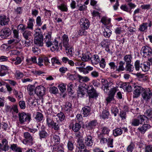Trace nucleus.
Returning <instances> with one entry per match:
<instances>
[{
    "mask_svg": "<svg viewBox=\"0 0 152 152\" xmlns=\"http://www.w3.org/2000/svg\"><path fill=\"white\" fill-rule=\"evenodd\" d=\"M147 118L144 115L139 116L137 118H134L131 122V126H137L140 124H142L143 123Z\"/></svg>",
    "mask_w": 152,
    "mask_h": 152,
    "instance_id": "obj_1",
    "label": "nucleus"
},
{
    "mask_svg": "<svg viewBox=\"0 0 152 152\" xmlns=\"http://www.w3.org/2000/svg\"><path fill=\"white\" fill-rule=\"evenodd\" d=\"M19 120L20 123L23 124L25 122L29 123L31 119V116L28 114H26L24 112L19 113L18 114Z\"/></svg>",
    "mask_w": 152,
    "mask_h": 152,
    "instance_id": "obj_2",
    "label": "nucleus"
},
{
    "mask_svg": "<svg viewBox=\"0 0 152 152\" xmlns=\"http://www.w3.org/2000/svg\"><path fill=\"white\" fill-rule=\"evenodd\" d=\"M24 139L23 141V142L25 144L32 145L34 143V138L28 132H25L23 134Z\"/></svg>",
    "mask_w": 152,
    "mask_h": 152,
    "instance_id": "obj_3",
    "label": "nucleus"
},
{
    "mask_svg": "<svg viewBox=\"0 0 152 152\" xmlns=\"http://www.w3.org/2000/svg\"><path fill=\"white\" fill-rule=\"evenodd\" d=\"M77 142L75 148L76 152H90V151L87 149L86 147L83 140H79Z\"/></svg>",
    "mask_w": 152,
    "mask_h": 152,
    "instance_id": "obj_4",
    "label": "nucleus"
},
{
    "mask_svg": "<svg viewBox=\"0 0 152 152\" xmlns=\"http://www.w3.org/2000/svg\"><path fill=\"white\" fill-rule=\"evenodd\" d=\"M87 92L90 98H94L97 97L99 94L97 93L92 85H88L87 86Z\"/></svg>",
    "mask_w": 152,
    "mask_h": 152,
    "instance_id": "obj_5",
    "label": "nucleus"
},
{
    "mask_svg": "<svg viewBox=\"0 0 152 152\" xmlns=\"http://www.w3.org/2000/svg\"><path fill=\"white\" fill-rule=\"evenodd\" d=\"M141 51L143 56H152V49L150 47L144 46L142 48Z\"/></svg>",
    "mask_w": 152,
    "mask_h": 152,
    "instance_id": "obj_6",
    "label": "nucleus"
},
{
    "mask_svg": "<svg viewBox=\"0 0 152 152\" xmlns=\"http://www.w3.org/2000/svg\"><path fill=\"white\" fill-rule=\"evenodd\" d=\"M46 88L44 86H40L37 87L35 89L34 92L39 97H42L45 94Z\"/></svg>",
    "mask_w": 152,
    "mask_h": 152,
    "instance_id": "obj_7",
    "label": "nucleus"
},
{
    "mask_svg": "<svg viewBox=\"0 0 152 152\" xmlns=\"http://www.w3.org/2000/svg\"><path fill=\"white\" fill-rule=\"evenodd\" d=\"M85 83H83L80 85L78 87V90H77V94L78 96L82 97L87 92V87Z\"/></svg>",
    "mask_w": 152,
    "mask_h": 152,
    "instance_id": "obj_8",
    "label": "nucleus"
},
{
    "mask_svg": "<svg viewBox=\"0 0 152 152\" xmlns=\"http://www.w3.org/2000/svg\"><path fill=\"white\" fill-rule=\"evenodd\" d=\"M11 31L9 28L4 27L0 31V36L1 38L5 39L11 34Z\"/></svg>",
    "mask_w": 152,
    "mask_h": 152,
    "instance_id": "obj_9",
    "label": "nucleus"
},
{
    "mask_svg": "<svg viewBox=\"0 0 152 152\" xmlns=\"http://www.w3.org/2000/svg\"><path fill=\"white\" fill-rule=\"evenodd\" d=\"M80 24L82 28L87 29L89 26L90 23L88 19L83 18L80 20Z\"/></svg>",
    "mask_w": 152,
    "mask_h": 152,
    "instance_id": "obj_10",
    "label": "nucleus"
},
{
    "mask_svg": "<svg viewBox=\"0 0 152 152\" xmlns=\"http://www.w3.org/2000/svg\"><path fill=\"white\" fill-rule=\"evenodd\" d=\"M144 89L141 87L135 86L134 87V98H137L140 95L141 93L143 92Z\"/></svg>",
    "mask_w": 152,
    "mask_h": 152,
    "instance_id": "obj_11",
    "label": "nucleus"
},
{
    "mask_svg": "<svg viewBox=\"0 0 152 152\" xmlns=\"http://www.w3.org/2000/svg\"><path fill=\"white\" fill-rule=\"evenodd\" d=\"M84 144L86 147H92L94 144V140L92 137L90 135L86 136L85 139Z\"/></svg>",
    "mask_w": 152,
    "mask_h": 152,
    "instance_id": "obj_12",
    "label": "nucleus"
},
{
    "mask_svg": "<svg viewBox=\"0 0 152 152\" xmlns=\"http://www.w3.org/2000/svg\"><path fill=\"white\" fill-rule=\"evenodd\" d=\"M142 95L143 99L148 101L150 99L152 95V93L149 90H145L144 89Z\"/></svg>",
    "mask_w": 152,
    "mask_h": 152,
    "instance_id": "obj_13",
    "label": "nucleus"
},
{
    "mask_svg": "<svg viewBox=\"0 0 152 152\" xmlns=\"http://www.w3.org/2000/svg\"><path fill=\"white\" fill-rule=\"evenodd\" d=\"M9 21V18L6 15H0V25L1 26H5L8 24Z\"/></svg>",
    "mask_w": 152,
    "mask_h": 152,
    "instance_id": "obj_14",
    "label": "nucleus"
},
{
    "mask_svg": "<svg viewBox=\"0 0 152 152\" xmlns=\"http://www.w3.org/2000/svg\"><path fill=\"white\" fill-rule=\"evenodd\" d=\"M2 144L0 143V149L5 151L8 150L9 146L8 145V141L6 139H3L1 141Z\"/></svg>",
    "mask_w": 152,
    "mask_h": 152,
    "instance_id": "obj_15",
    "label": "nucleus"
},
{
    "mask_svg": "<svg viewBox=\"0 0 152 152\" xmlns=\"http://www.w3.org/2000/svg\"><path fill=\"white\" fill-rule=\"evenodd\" d=\"M62 47L61 44V43H60L59 45H58V41L55 40L53 46L51 48V50L52 51H58L61 50Z\"/></svg>",
    "mask_w": 152,
    "mask_h": 152,
    "instance_id": "obj_16",
    "label": "nucleus"
},
{
    "mask_svg": "<svg viewBox=\"0 0 152 152\" xmlns=\"http://www.w3.org/2000/svg\"><path fill=\"white\" fill-rule=\"evenodd\" d=\"M62 38L63 46L64 47L65 49H67L69 48V39L68 36L64 34L63 35Z\"/></svg>",
    "mask_w": 152,
    "mask_h": 152,
    "instance_id": "obj_17",
    "label": "nucleus"
},
{
    "mask_svg": "<svg viewBox=\"0 0 152 152\" xmlns=\"http://www.w3.org/2000/svg\"><path fill=\"white\" fill-rule=\"evenodd\" d=\"M150 127L149 125L147 124H143L142 126L139 127L138 128L137 130L139 132L143 134Z\"/></svg>",
    "mask_w": 152,
    "mask_h": 152,
    "instance_id": "obj_18",
    "label": "nucleus"
},
{
    "mask_svg": "<svg viewBox=\"0 0 152 152\" xmlns=\"http://www.w3.org/2000/svg\"><path fill=\"white\" fill-rule=\"evenodd\" d=\"M43 37H39L34 39V43L37 47H42L43 46Z\"/></svg>",
    "mask_w": 152,
    "mask_h": 152,
    "instance_id": "obj_19",
    "label": "nucleus"
},
{
    "mask_svg": "<svg viewBox=\"0 0 152 152\" xmlns=\"http://www.w3.org/2000/svg\"><path fill=\"white\" fill-rule=\"evenodd\" d=\"M91 60L92 64L94 65H96L98 64L100 61L99 56L96 55L92 56Z\"/></svg>",
    "mask_w": 152,
    "mask_h": 152,
    "instance_id": "obj_20",
    "label": "nucleus"
},
{
    "mask_svg": "<svg viewBox=\"0 0 152 152\" xmlns=\"http://www.w3.org/2000/svg\"><path fill=\"white\" fill-rule=\"evenodd\" d=\"M150 64L149 62H145L143 64H141L140 67L144 72L148 71L150 69Z\"/></svg>",
    "mask_w": 152,
    "mask_h": 152,
    "instance_id": "obj_21",
    "label": "nucleus"
},
{
    "mask_svg": "<svg viewBox=\"0 0 152 152\" xmlns=\"http://www.w3.org/2000/svg\"><path fill=\"white\" fill-rule=\"evenodd\" d=\"M91 111L90 107L88 106H85L82 108V112L84 116L86 117L90 114Z\"/></svg>",
    "mask_w": 152,
    "mask_h": 152,
    "instance_id": "obj_22",
    "label": "nucleus"
},
{
    "mask_svg": "<svg viewBox=\"0 0 152 152\" xmlns=\"http://www.w3.org/2000/svg\"><path fill=\"white\" fill-rule=\"evenodd\" d=\"M101 129V133L99 136V137L100 138V136L102 134H106L108 135L110 131V129L106 126H103L102 127Z\"/></svg>",
    "mask_w": 152,
    "mask_h": 152,
    "instance_id": "obj_23",
    "label": "nucleus"
},
{
    "mask_svg": "<svg viewBox=\"0 0 152 152\" xmlns=\"http://www.w3.org/2000/svg\"><path fill=\"white\" fill-rule=\"evenodd\" d=\"M92 55L89 53H85L84 55H83L82 60L83 61H87L90 60L91 59Z\"/></svg>",
    "mask_w": 152,
    "mask_h": 152,
    "instance_id": "obj_24",
    "label": "nucleus"
},
{
    "mask_svg": "<svg viewBox=\"0 0 152 152\" xmlns=\"http://www.w3.org/2000/svg\"><path fill=\"white\" fill-rule=\"evenodd\" d=\"M144 116H145L147 118V119H145V120H148V118H152V110L151 109H148L145 110L144 112Z\"/></svg>",
    "mask_w": 152,
    "mask_h": 152,
    "instance_id": "obj_25",
    "label": "nucleus"
},
{
    "mask_svg": "<svg viewBox=\"0 0 152 152\" xmlns=\"http://www.w3.org/2000/svg\"><path fill=\"white\" fill-rule=\"evenodd\" d=\"M26 62L28 64L37 63V58L35 56L28 58L26 60Z\"/></svg>",
    "mask_w": 152,
    "mask_h": 152,
    "instance_id": "obj_26",
    "label": "nucleus"
},
{
    "mask_svg": "<svg viewBox=\"0 0 152 152\" xmlns=\"http://www.w3.org/2000/svg\"><path fill=\"white\" fill-rule=\"evenodd\" d=\"M51 141L54 144H58L60 142L59 137L56 135H54L51 138Z\"/></svg>",
    "mask_w": 152,
    "mask_h": 152,
    "instance_id": "obj_27",
    "label": "nucleus"
},
{
    "mask_svg": "<svg viewBox=\"0 0 152 152\" xmlns=\"http://www.w3.org/2000/svg\"><path fill=\"white\" fill-rule=\"evenodd\" d=\"M34 31L35 32V34H34V38L43 37L40 28H37Z\"/></svg>",
    "mask_w": 152,
    "mask_h": 152,
    "instance_id": "obj_28",
    "label": "nucleus"
},
{
    "mask_svg": "<svg viewBox=\"0 0 152 152\" xmlns=\"http://www.w3.org/2000/svg\"><path fill=\"white\" fill-rule=\"evenodd\" d=\"M81 124L79 123H76L73 125L72 130L75 132H78L81 128Z\"/></svg>",
    "mask_w": 152,
    "mask_h": 152,
    "instance_id": "obj_29",
    "label": "nucleus"
},
{
    "mask_svg": "<svg viewBox=\"0 0 152 152\" xmlns=\"http://www.w3.org/2000/svg\"><path fill=\"white\" fill-rule=\"evenodd\" d=\"M31 33L30 31L25 30L23 33V37L25 39L30 38L31 36Z\"/></svg>",
    "mask_w": 152,
    "mask_h": 152,
    "instance_id": "obj_30",
    "label": "nucleus"
},
{
    "mask_svg": "<svg viewBox=\"0 0 152 152\" xmlns=\"http://www.w3.org/2000/svg\"><path fill=\"white\" fill-rule=\"evenodd\" d=\"M122 133V130L119 128H116L113 130V134L115 137L121 135Z\"/></svg>",
    "mask_w": 152,
    "mask_h": 152,
    "instance_id": "obj_31",
    "label": "nucleus"
},
{
    "mask_svg": "<svg viewBox=\"0 0 152 152\" xmlns=\"http://www.w3.org/2000/svg\"><path fill=\"white\" fill-rule=\"evenodd\" d=\"M119 66L118 68H117L116 71H117L118 72L123 71L125 70V68L124 67V65L125 64V62L122 61H121L119 63Z\"/></svg>",
    "mask_w": 152,
    "mask_h": 152,
    "instance_id": "obj_32",
    "label": "nucleus"
},
{
    "mask_svg": "<svg viewBox=\"0 0 152 152\" xmlns=\"http://www.w3.org/2000/svg\"><path fill=\"white\" fill-rule=\"evenodd\" d=\"M96 120H93L88 123L86 124V126L88 128L93 129L96 126Z\"/></svg>",
    "mask_w": 152,
    "mask_h": 152,
    "instance_id": "obj_33",
    "label": "nucleus"
},
{
    "mask_svg": "<svg viewBox=\"0 0 152 152\" xmlns=\"http://www.w3.org/2000/svg\"><path fill=\"white\" fill-rule=\"evenodd\" d=\"M55 116H48L47 119V123L48 126L49 127L51 126L55 122L53 121V117H55Z\"/></svg>",
    "mask_w": 152,
    "mask_h": 152,
    "instance_id": "obj_34",
    "label": "nucleus"
},
{
    "mask_svg": "<svg viewBox=\"0 0 152 152\" xmlns=\"http://www.w3.org/2000/svg\"><path fill=\"white\" fill-rule=\"evenodd\" d=\"M34 21V20L32 18H30L27 23V26L26 28L29 29L31 30H33V28L34 24L33 22Z\"/></svg>",
    "mask_w": 152,
    "mask_h": 152,
    "instance_id": "obj_35",
    "label": "nucleus"
},
{
    "mask_svg": "<svg viewBox=\"0 0 152 152\" xmlns=\"http://www.w3.org/2000/svg\"><path fill=\"white\" fill-rule=\"evenodd\" d=\"M10 148L13 151L17 152H22L20 148L18 147V145L15 144H12L10 146Z\"/></svg>",
    "mask_w": 152,
    "mask_h": 152,
    "instance_id": "obj_36",
    "label": "nucleus"
},
{
    "mask_svg": "<svg viewBox=\"0 0 152 152\" xmlns=\"http://www.w3.org/2000/svg\"><path fill=\"white\" fill-rule=\"evenodd\" d=\"M132 57L131 55H127L125 56L124 58V60L126 62V64H130L132 61Z\"/></svg>",
    "mask_w": 152,
    "mask_h": 152,
    "instance_id": "obj_37",
    "label": "nucleus"
},
{
    "mask_svg": "<svg viewBox=\"0 0 152 152\" xmlns=\"http://www.w3.org/2000/svg\"><path fill=\"white\" fill-rule=\"evenodd\" d=\"M101 21L104 25H107L109 24L110 22V19H108L106 17H103L101 18Z\"/></svg>",
    "mask_w": 152,
    "mask_h": 152,
    "instance_id": "obj_38",
    "label": "nucleus"
},
{
    "mask_svg": "<svg viewBox=\"0 0 152 152\" xmlns=\"http://www.w3.org/2000/svg\"><path fill=\"white\" fill-rule=\"evenodd\" d=\"M148 24L146 23H143L140 25L139 30L141 31H144L147 28Z\"/></svg>",
    "mask_w": 152,
    "mask_h": 152,
    "instance_id": "obj_39",
    "label": "nucleus"
},
{
    "mask_svg": "<svg viewBox=\"0 0 152 152\" xmlns=\"http://www.w3.org/2000/svg\"><path fill=\"white\" fill-rule=\"evenodd\" d=\"M77 77L79 78L80 81H81L85 82H87L89 81L90 79L87 77H83L80 75H77Z\"/></svg>",
    "mask_w": 152,
    "mask_h": 152,
    "instance_id": "obj_40",
    "label": "nucleus"
},
{
    "mask_svg": "<svg viewBox=\"0 0 152 152\" xmlns=\"http://www.w3.org/2000/svg\"><path fill=\"white\" fill-rule=\"evenodd\" d=\"M126 70L129 72H132L134 70V67L130 64H126Z\"/></svg>",
    "mask_w": 152,
    "mask_h": 152,
    "instance_id": "obj_41",
    "label": "nucleus"
},
{
    "mask_svg": "<svg viewBox=\"0 0 152 152\" xmlns=\"http://www.w3.org/2000/svg\"><path fill=\"white\" fill-rule=\"evenodd\" d=\"M110 41L108 39L104 40L101 43V45L102 47L104 48L109 45Z\"/></svg>",
    "mask_w": 152,
    "mask_h": 152,
    "instance_id": "obj_42",
    "label": "nucleus"
},
{
    "mask_svg": "<svg viewBox=\"0 0 152 152\" xmlns=\"http://www.w3.org/2000/svg\"><path fill=\"white\" fill-rule=\"evenodd\" d=\"M33 41L31 38L28 39H26L25 40V44L26 46L29 47L32 44Z\"/></svg>",
    "mask_w": 152,
    "mask_h": 152,
    "instance_id": "obj_43",
    "label": "nucleus"
},
{
    "mask_svg": "<svg viewBox=\"0 0 152 152\" xmlns=\"http://www.w3.org/2000/svg\"><path fill=\"white\" fill-rule=\"evenodd\" d=\"M62 147L60 145L55 144L53 145L52 148V151L54 152H56L61 148Z\"/></svg>",
    "mask_w": 152,
    "mask_h": 152,
    "instance_id": "obj_44",
    "label": "nucleus"
},
{
    "mask_svg": "<svg viewBox=\"0 0 152 152\" xmlns=\"http://www.w3.org/2000/svg\"><path fill=\"white\" fill-rule=\"evenodd\" d=\"M111 32L109 29L106 28L103 32V34L105 37H109L111 34Z\"/></svg>",
    "mask_w": 152,
    "mask_h": 152,
    "instance_id": "obj_45",
    "label": "nucleus"
},
{
    "mask_svg": "<svg viewBox=\"0 0 152 152\" xmlns=\"http://www.w3.org/2000/svg\"><path fill=\"white\" fill-rule=\"evenodd\" d=\"M50 127H51L56 131H58L60 129V125L58 123L54 122Z\"/></svg>",
    "mask_w": 152,
    "mask_h": 152,
    "instance_id": "obj_46",
    "label": "nucleus"
},
{
    "mask_svg": "<svg viewBox=\"0 0 152 152\" xmlns=\"http://www.w3.org/2000/svg\"><path fill=\"white\" fill-rule=\"evenodd\" d=\"M34 87L32 85H30L28 86V91L29 94L31 95H32L33 94L34 91Z\"/></svg>",
    "mask_w": 152,
    "mask_h": 152,
    "instance_id": "obj_47",
    "label": "nucleus"
},
{
    "mask_svg": "<svg viewBox=\"0 0 152 152\" xmlns=\"http://www.w3.org/2000/svg\"><path fill=\"white\" fill-rule=\"evenodd\" d=\"M51 61L52 65L53 66H55V64L58 65H60L61 63L59 62L58 59L56 57H53L51 58Z\"/></svg>",
    "mask_w": 152,
    "mask_h": 152,
    "instance_id": "obj_48",
    "label": "nucleus"
},
{
    "mask_svg": "<svg viewBox=\"0 0 152 152\" xmlns=\"http://www.w3.org/2000/svg\"><path fill=\"white\" fill-rule=\"evenodd\" d=\"M109 115V111L107 110H104L102 112L101 116L103 119H105L108 118Z\"/></svg>",
    "mask_w": 152,
    "mask_h": 152,
    "instance_id": "obj_49",
    "label": "nucleus"
},
{
    "mask_svg": "<svg viewBox=\"0 0 152 152\" xmlns=\"http://www.w3.org/2000/svg\"><path fill=\"white\" fill-rule=\"evenodd\" d=\"M39 134L41 138H45L48 135V133L45 130L40 131Z\"/></svg>",
    "mask_w": 152,
    "mask_h": 152,
    "instance_id": "obj_50",
    "label": "nucleus"
},
{
    "mask_svg": "<svg viewBox=\"0 0 152 152\" xmlns=\"http://www.w3.org/2000/svg\"><path fill=\"white\" fill-rule=\"evenodd\" d=\"M72 104L69 102H66L64 108L66 111H70L71 109Z\"/></svg>",
    "mask_w": 152,
    "mask_h": 152,
    "instance_id": "obj_51",
    "label": "nucleus"
},
{
    "mask_svg": "<svg viewBox=\"0 0 152 152\" xmlns=\"http://www.w3.org/2000/svg\"><path fill=\"white\" fill-rule=\"evenodd\" d=\"M15 76V77L18 79H20L23 76V73L17 71H16Z\"/></svg>",
    "mask_w": 152,
    "mask_h": 152,
    "instance_id": "obj_52",
    "label": "nucleus"
},
{
    "mask_svg": "<svg viewBox=\"0 0 152 152\" xmlns=\"http://www.w3.org/2000/svg\"><path fill=\"white\" fill-rule=\"evenodd\" d=\"M117 91V88L116 87L111 88L109 94L114 97L116 92Z\"/></svg>",
    "mask_w": 152,
    "mask_h": 152,
    "instance_id": "obj_53",
    "label": "nucleus"
},
{
    "mask_svg": "<svg viewBox=\"0 0 152 152\" xmlns=\"http://www.w3.org/2000/svg\"><path fill=\"white\" fill-rule=\"evenodd\" d=\"M67 147L69 151H72L74 148V143L71 141H69L67 143Z\"/></svg>",
    "mask_w": 152,
    "mask_h": 152,
    "instance_id": "obj_54",
    "label": "nucleus"
},
{
    "mask_svg": "<svg viewBox=\"0 0 152 152\" xmlns=\"http://www.w3.org/2000/svg\"><path fill=\"white\" fill-rule=\"evenodd\" d=\"M43 116L42 114L38 112L37 113L35 118L38 121H41L42 120Z\"/></svg>",
    "mask_w": 152,
    "mask_h": 152,
    "instance_id": "obj_55",
    "label": "nucleus"
},
{
    "mask_svg": "<svg viewBox=\"0 0 152 152\" xmlns=\"http://www.w3.org/2000/svg\"><path fill=\"white\" fill-rule=\"evenodd\" d=\"M109 65L110 66V69L112 71H113L115 69H117V66L115 65L114 62H112L109 63Z\"/></svg>",
    "mask_w": 152,
    "mask_h": 152,
    "instance_id": "obj_56",
    "label": "nucleus"
},
{
    "mask_svg": "<svg viewBox=\"0 0 152 152\" xmlns=\"http://www.w3.org/2000/svg\"><path fill=\"white\" fill-rule=\"evenodd\" d=\"M86 29H83L81 28L78 31V34L79 35H85L87 34V32L85 31Z\"/></svg>",
    "mask_w": 152,
    "mask_h": 152,
    "instance_id": "obj_57",
    "label": "nucleus"
},
{
    "mask_svg": "<svg viewBox=\"0 0 152 152\" xmlns=\"http://www.w3.org/2000/svg\"><path fill=\"white\" fill-rule=\"evenodd\" d=\"M32 51L33 53L36 55H38L40 53V50L36 46L32 48Z\"/></svg>",
    "mask_w": 152,
    "mask_h": 152,
    "instance_id": "obj_58",
    "label": "nucleus"
},
{
    "mask_svg": "<svg viewBox=\"0 0 152 152\" xmlns=\"http://www.w3.org/2000/svg\"><path fill=\"white\" fill-rule=\"evenodd\" d=\"M100 67L103 69L106 66V62L104 58H102L100 61L99 62Z\"/></svg>",
    "mask_w": 152,
    "mask_h": 152,
    "instance_id": "obj_59",
    "label": "nucleus"
},
{
    "mask_svg": "<svg viewBox=\"0 0 152 152\" xmlns=\"http://www.w3.org/2000/svg\"><path fill=\"white\" fill-rule=\"evenodd\" d=\"M57 116L59 120L61 121H63L65 118L64 114L62 112L58 113L57 115Z\"/></svg>",
    "mask_w": 152,
    "mask_h": 152,
    "instance_id": "obj_60",
    "label": "nucleus"
},
{
    "mask_svg": "<svg viewBox=\"0 0 152 152\" xmlns=\"http://www.w3.org/2000/svg\"><path fill=\"white\" fill-rule=\"evenodd\" d=\"M18 27L20 30L23 32L27 28L26 25L22 24L18 25Z\"/></svg>",
    "mask_w": 152,
    "mask_h": 152,
    "instance_id": "obj_61",
    "label": "nucleus"
},
{
    "mask_svg": "<svg viewBox=\"0 0 152 152\" xmlns=\"http://www.w3.org/2000/svg\"><path fill=\"white\" fill-rule=\"evenodd\" d=\"M60 90L62 92H64L66 90V85L64 84H61L58 86Z\"/></svg>",
    "mask_w": 152,
    "mask_h": 152,
    "instance_id": "obj_62",
    "label": "nucleus"
},
{
    "mask_svg": "<svg viewBox=\"0 0 152 152\" xmlns=\"http://www.w3.org/2000/svg\"><path fill=\"white\" fill-rule=\"evenodd\" d=\"M112 112L113 113L115 116H116L117 114L118 113V110L117 107H113L111 109Z\"/></svg>",
    "mask_w": 152,
    "mask_h": 152,
    "instance_id": "obj_63",
    "label": "nucleus"
},
{
    "mask_svg": "<svg viewBox=\"0 0 152 152\" xmlns=\"http://www.w3.org/2000/svg\"><path fill=\"white\" fill-rule=\"evenodd\" d=\"M78 7V10L80 11H83L86 10L87 8V7L85 4L77 5Z\"/></svg>",
    "mask_w": 152,
    "mask_h": 152,
    "instance_id": "obj_64",
    "label": "nucleus"
}]
</instances>
